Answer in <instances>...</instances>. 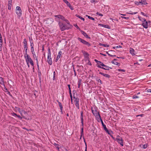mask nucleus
<instances>
[{
    "label": "nucleus",
    "instance_id": "1",
    "mask_svg": "<svg viewBox=\"0 0 151 151\" xmlns=\"http://www.w3.org/2000/svg\"><path fill=\"white\" fill-rule=\"evenodd\" d=\"M24 57L27 63H30L32 66H33L34 63L33 61L27 53L25 54Z\"/></svg>",
    "mask_w": 151,
    "mask_h": 151
},
{
    "label": "nucleus",
    "instance_id": "2",
    "mask_svg": "<svg viewBox=\"0 0 151 151\" xmlns=\"http://www.w3.org/2000/svg\"><path fill=\"white\" fill-rule=\"evenodd\" d=\"M51 53L50 50V48L48 49V53L47 54V61L48 63L51 65L52 63V59L51 58Z\"/></svg>",
    "mask_w": 151,
    "mask_h": 151
},
{
    "label": "nucleus",
    "instance_id": "3",
    "mask_svg": "<svg viewBox=\"0 0 151 151\" xmlns=\"http://www.w3.org/2000/svg\"><path fill=\"white\" fill-rule=\"evenodd\" d=\"M150 22L149 21H147L145 19H144L142 22V25L143 27L146 29H147L148 27V25H150Z\"/></svg>",
    "mask_w": 151,
    "mask_h": 151
},
{
    "label": "nucleus",
    "instance_id": "4",
    "mask_svg": "<svg viewBox=\"0 0 151 151\" xmlns=\"http://www.w3.org/2000/svg\"><path fill=\"white\" fill-rule=\"evenodd\" d=\"M116 139L117 142L120 144L122 146H123L124 145L123 140L121 137L119 136H118Z\"/></svg>",
    "mask_w": 151,
    "mask_h": 151
},
{
    "label": "nucleus",
    "instance_id": "5",
    "mask_svg": "<svg viewBox=\"0 0 151 151\" xmlns=\"http://www.w3.org/2000/svg\"><path fill=\"white\" fill-rule=\"evenodd\" d=\"M16 13L19 17H20L21 16L22 14V11L19 6H17L16 8Z\"/></svg>",
    "mask_w": 151,
    "mask_h": 151
},
{
    "label": "nucleus",
    "instance_id": "6",
    "mask_svg": "<svg viewBox=\"0 0 151 151\" xmlns=\"http://www.w3.org/2000/svg\"><path fill=\"white\" fill-rule=\"evenodd\" d=\"M24 47L25 50V54L27 53V42L25 39H24L23 41Z\"/></svg>",
    "mask_w": 151,
    "mask_h": 151
},
{
    "label": "nucleus",
    "instance_id": "7",
    "mask_svg": "<svg viewBox=\"0 0 151 151\" xmlns=\"http://www.w3.org/2000/svg\"><path fill=\"white\" fill-rule=\"evenodd\" d=\"M78 39L81 42H82V43H83V44L84 45H86L88 47H89L91 45L88 42L86 41L81 38H80L78 37Z\"/></svg>",
    "mask_w": 151,
    "mask_h": 151
},
{
    "label": "nucleus",
    "instance_id": "8",
    "mask_svg": "<svg viewBox=\"0 0 151 151\" xmlns=\"http://www.w3.org/2000/svg\"><path fill=\"white\" fill-rule=\"evenodd\" d=\"M20 113L21 115L22 116L23 118L28 120L30 119L29 118H27V117H25V116H24V115L27 114V112L26 111L24 110H21Z\"/></svg>",
    "mask_w": 151,
    "mask_h": 151
},
{
    "label": "nucleus",
    "instance_id": "9",
    "mask_svg": "<svg viewBox=\"0 0 151 151\" xmlns=\"http://www.w3.org/2000/svg\"><path fill=\"white\" fill-rule=\"evenodd\" d=\"M54 16L55 17H57L58 18L60 19H61L65 21L67 23L68 22V21L67 20L65 19L64 17H63V16L61 15H55Z\"/></svg>",
    "mask_w": 151,
    "mask_h": 151
},
{
    "label": "nucleus",
    "instance_id": "10",
    "mask_svg": "<svg viewBox=\"0 0 151 151\" xmlns=\"http://www.w3.org/2000/svg\"><path fill=\"white\" fill-rule=\"evenodd\" d=\"M79 99L78 98H76L74 101L75 102V105L77 107L78 109H79Z\"/></svg>",
    "mask_w": 151,
    "mask_h": 151
},
{
    "label": "nucleus",
    "instance_id": "11",
    "mask_svg": "<svg viewBox=\"0 0 151 151\" xmlns=\"http://www.w3.org/2000/svg\"><path fill=\"white\" fill-rule=\"evenodd\" d=\"M59 24L60 27V29L62 31H63L65 29V26L64 24L60 22H59Z\"/></svg>",
    "mask_w": 151,
    "mask_h": 151
},
{
    "label": "nucleus",
    "instance_id": "12",
    "mask_svg": "<svg viewBox=\"0 0 151 151\" xmlns=\"http://www.w3.org/2000/svg\"><path fill=\"white\" fill-rule=\"evenodd\" d=\"M46 23L47 24H51L54 22L53 19L52 18L47 19L46 20Z\"/></svg>",
    "mask_w": 151,
    "mask_h": 151
},
{
    "label": "nucleus",
    "instance_id": "13",
    "mask_svg": "<svg viewBox=\"0 0 151 151\" xmlns=\"http://www.w3.org/2000/svg\"><path fill=\"white\" fill-rule=\"evenodd\" d=\"M62 53V52L61 51H60L59 52L58 55L57 56L56 59L55 60V61L56 62H57L59 59L61 57Z\"/></svg>",
    "mask_w": 151,
    "mask_h": 151
},
{
    "label": "nucleus",
    "instance_id": "14",
    "mask_svg": "<svg viewBox=\"0 0 151 151\" xmlns=\"http://www.w3.org/2000/svg\"><path fill=\"white\" fill-rule=\"evenodd\" d=\"M12 3V0H9V2L8 4V9L9 10H10L11 9Z\"/></svg>",
    "mask_w": 151,
    "mask_h": 151
},
{
    "label": "nucleus",
    "instance_id": "15",
    "mask_svg": "<svg viewBox=\"0 0 151 151\" xmlns=\"http://www.w3.org/2000/svg\"><path fill=\"white\" fill-rule=\"evenodd\" d=\"M97 66L99 68H101L102 69H103L106 70H109V69H111L112 68L109 67L106 65V67H105V68H105L103 67H101V66H100L99 65H98Z\"/></svg>",
    "mask_w": 151,
    "mask_h": 151
},
{
    "label": "nucleus",
    "instance_id": "16",
    "mask_svg": "<svg viewBox=\"0 0 151 151\" xmlns=\"http://www.w3.org/2000/svg\"><path fill=\"white\" fill-rule=\"evenodd\" d=\"M81 33L86 38L90 39V38L88 37L87 34L84 31L82 30H81Z\"/></svg>",
    "mask_w": 151,
    "mask_h": 151
},
{
    "label": "nucleus",
    "instance_id": "17",
    "mask_svg": "<svg viewBox=\"0 0 151 151\" xmlns=\"http://www.w3.org/2000/svg\"><path fill=\"white\" fill-rule=\"evenodd\" d=\"M129 52L133 56H134L135 55V54L134 53V50L133 48L131 47L130 48Z\"/></svg>",
    "mask_w": 151,
    "mask_h": 151
},
{
    "label": "nucleus",
    "instance_id": "18",
    "mask_svg": "<svg viewBox=\"0 0 151 151\" xmlns=\"http://www.w3.org/2000/svg\"><path fill=\"white\" fill-rule=\"evenodd\" d=\"M33 55V57L37 61V66H39L38 64V60L37 59V56L35 55V54L34 53H33V54H32Z\"/></svg>",
    "mask_w": 151,
    "mask_h": 151
},
{
    "label": "nucleus",
    "instance_id": "19",
    "mask_svg": "<svg viewBox=\"0 0 151 151\" xmlns=\"http://www.w3.org/2000/svg\"><path fill=\"white\" fill-rule=\"evenodd\" d=\"M140 4H142L146 5L147 4L146 2V0H141V1H140Z\"/></svg>",
    "mask_w": 151,
    "mask_h": 151
},
{
    "label": "nucleus",
    "instance_id": "20",
    "mask_svg": "<svg viewBox=\"0 0 151 151\" xmlns=\"http://www.w3.org/2000/svg\"><path fill=\"white\" fill-rule=\"evenodd\" d=\"M58 104H59V106L60 108V110H61V111L62 113L63 112V106H62V104L61 103H60V102L58 101Z\"/></svg>",
    "mask_w": 151,
    "mask_h": 151
},
{
    "label": "nucleus",
    "instance_id": "21",
    "mask_svg": "<svg viewBox=\"0 0 151 151\" xmlns=\"http://www.w3.org/2000/svg\"><path fill=\"white\" fill-rule=\"evenodd\" d=\"M102 126L104 128V129L106 132H108V130L107 129V128L106 127V125L104 124L103 122V121H102Z\"/></svg>",
    "mask_w": 151,
    "mask_h": 151
},
{
    "label": "nucleus",
    "instance_id": "22",
    "mask_svg": "<svg viewBox=\"0 0 151 151\" xmlns=\"http://www.w3.org/2000/svg\"><path fill=\"white\" fill-rule=\"evenodd\" d=\"M113 51H112V50H111L109 51V52H106V53L107 54H108L109 55V56H111V57H114V56H115V55H112L111 54H112V53H111V52H113Z\"/></svg>",
    "mask_w": 151,
    "mask_h": 151
},
{
    "label": "nucleus",
    "instance_id": "23",
    "mask_svg": "<svg viewBox=\"0 0 151 151\" xmlns=\"http://www.w3.org/2000/svg\"><path fill=\"white\" fill-rule=\"evenodd\" d=\"M0 83L1 84H4V81L3 78L0 77Z\"/></svg>",
    "mask_w": 151,
    "mask_h": 151
},
{
    "label": "nucleus",
    "instance_id": "24",
    "mask_svg": "<svg viewBox=\"0 0 151 151\" xmlns=\"http://www.w3.org/2000/svg\"><path fill=\"white\" fill-rule=\"evenodd\" d=\"M54 145L55 146V147H56V148L58 149V151H59V145L58 144H57L56 143H54Z\"/></svg>",
    "mask_w": 151,
    "mask_h": 151
},
{
    "label": "nucleus",
    "instance_id": "25",
    "mask_svg": "<svg viewBox=\"0 0 151 151\" xmlns=\"http://www.w3.org/2000/svg\"><path fill=\"white\" fill-rule=\"evenodd\" d=\"M98 64H99L98 65H101L103 66L104 67H106V65L103 64L101 62H99V63H98Z\"/></svg>",
    "mask_w": 151,
    "mask_h": 151
},
{
    "label": "nucleus",
    "instance_id": "26",
    "mask_svg": "<svg viewBox=\"0 0 151 151\" xmlns=\"http://www.w3.org/2000/svg\"><path fill=\"white\" fill-rule=\"evenodd\" d=\"M99 25L100 26H102L103 27H104L106 28H108V25H106L103 24H99Z\"/></svg>",
    "mask_w": 151,
    "mask_h": 151
},
{
    "label": "nucleus",
    "instance_id": "27",
    "mask_svg": "<svg viewBox=\"0 0 151 151\" xmlns=\"http://www.w3.org/2000/svg\"><path fill=\"white\" fill-rule=\"evenodd\" d=\"M81 83V80H79L78 81V87L79 88L80 87Z\"/></svg>",
    "mask_w": 151,
    "mask_h": 151
},
{
    "label": "nucleus",
    "instance_id": "28",
    "mask_svg": "<svg viewBox=\"0 0 151 151\" xmlns=\"http://www.w3.org/2000/svg\"><path fill=\"white\" fill-rule=\"evenodd\" d=\"M142 145L143 148L146 149L148 146V144H146Z\"/></svg>",
    "mask_w": 151,
    "mask_h": 151
},
{
    "label": "nucleus",
    "instance_id": "29",
    "mask_svg": "<svg viewBox=\"0 0 151 151\" xmlns=\"http://www.w3.org/2000/svg\"><path fill=\"white\" fill-rule=\"evenodd\" d=\"M76 16L78 17H79L80 19H82V20H83V21H84L85 20V19L84 18L80 16L79 15H77V14H76Z\"/></svg>",
    "mask_w": 151,
    "mask_h": 151
},
{
    "label": "nucleus",
    "instance_id": "30",
    "mask_svg": "<svg viewBox=\"0 0 151 151\" xmlns=\"http://www.w3.org/2000/svg\"><path fill=\"white\" fill-rule=\"evenodd\" d=\"M83 113L82 112L81 113V122L82 124L83 123Z\"/></svg>",
    "mask_w": 151,
    "mask_h": 151
},
{
    "label": "nucleus",
    "instance_id": "31",
    "mask_svg": "<svg viewBox=\"0 0 151 151\" xmlns=\"http://www.w3.org/2000/svg\"><path fill=\"white\" fill-rule=\"evenodd\" d=\"M83 54L85 57H88L89 55L88 54L87 52H83Z\"/></svg>",
    "mask_w": 151,
    "mask_h": 151
},
{
    "label": "nucleus",
    "instance_id": "32",
    "mask_svg": "<svg viewBox=\"0 0 151 151\" xmlns=\"http://www.w3.org/2000/svg\"><path fill=\"white\" fill-rule=\"evenodd\" d=\"M100 44L101 45L105 47H109V45H107L106 44Z\"/></svg>",
    "mask_w": 151,
    "mask_h": 151
},
{
    "label": "nucleus",
    "instance_id": "33",
    "mask_svg": "<svg viewBox=\"0 0 151 151\" xmlns=\"http://www.w3.org/2000/svg\"><path fill=\"white\" fill-rule=\"evenodd\" d=\"M16 110L19 111V113H20L21 110L18 107H16Z\"/></svg>",
    "mask_w": 151,
    "mask_h": 151
},
{
    "label": "nucleus",
    "instance_id": "34",
    "mask_svg": "<svg viewBox=\"0 0 151 151\" xmlns=\"http://www.w3.org/2000/svg\"><path fill=\"white\" fill-rule=\"evenodd\" d=\"M113 63L114 64L116 65H119V64H120L119 63H118L116 61L113 62Z\"/></svg>",
    "mask_w": 151,
    "mask_h": 151
},
{
    "label": "nucleus",
    "instance_id": "35",
    "mask_svg": "<svg viewBox=\"0 0 151 151\" xmlns=\"http://www.w3.org/2000/svg\"><path fill=\"white\" fill-rule=\"evenodd\" d=\"M86 16L87 17H88V18L89 19H92V20H94V19L92 17H91L90 16H88V15H86Z\"/></svg>",
    "mask_w": 151,
    "mask_h": 151
},
{
    "label": "nucleus",
    "instance_id": "36",
    "mask_svg": "<svg viewBox=\"0 0 151 151\" xmlns=\"http://www.w3.org/2000/svg\"><path fill=\"white\" fill-rule=\"evenodd\" d=\"M31 50L32 54H33V53H34V47H31Z\"/></svg>",
    "mask_w": 151,
    "mask_h": 151
},
{
    "label": "nucleus",
    "instance_id": "37",
    "mask_svg": "<svg viewBox=\"0 0 151 151\" xmlns=\"http://www.w3.org/2000/svg\"><path fill=\"white\" fill-rule=\"evenodd\" d=\"M104 76L105 77L108 78H109L110 77V76L108 75V74H105Z\"/></svg>",
    "mask_w": 151,
    "mask_h": 151
},
{
    "label": "nucleus",
    "instance_id": "38",
    "mask_svg": "<svg viewBox=\"0 0 151 151\" xmlns=\"http://www.w3.org/2000/svg\"><path fill=\"white\" fill-rule=\"evenodd\" d=\"M135 3L137 5H139L140 4V2L139 1H135Z\"/></svg>",
    "mask_w": 151,
    "mask_h": 151
},
{
    "label": "nucleus",
    "instance_id": "39",
    "mask_svg": "<svg viewBox=\"0 0 151 151\" xmlns=\"http://www.w3.org/2000/svg\"><path fill=\"white\" fill-rule=\"evenodd\" d=\"M2 40L1 34L0 33V42L2 43Z\"/></svg>",
    "mask_w": 151,
    "mask_h": 151
},
{
    "label": "nucleus",
    "instance_id": "40",
    "mask_svg": "<svg viewBox=\"0 0 151 151\" xmlns=\"http://www.w3.org/2000/svg\"><path fill=\"white\" fill-rule=\"evenodd\" d=\"M91 2L92 3H97L98 1L96 0H91Z\"/></svg>",
    "mask_w": 151,
    "mask_h": 151
},
{
    "label": "nucleus",
    "instance_id": "41",
    "mask_svg": "<svg viewBox=\"0 0 151 151\" xmlns=\"http://www.w3.org/2000/svg\"><path fill=\"white\" fill-rule=\"evenodd\" d=\"M83 138L84 139V142H85V145H86V148H85L86 149H85V151H87V145H86V142H85V140L84 137H83Z\"/></svg>",
    "mask_w": 151,
    "mask_h": 151
},
{
    "label": "nucleus",
    "instance_id": "42",
    "mask_svg": "<svg viewBox=\"0 0 151 151\" xmlns=\"http://www.w3.org/2000/svg\"><path fill=\"white\" fill-rule=\"evenodd\" d=\"M138 17L139 20L140 21H142L143 20H144V19H143L142 18V17H141L139 16Z\"/></svg>",
    "mask_w": 151,
    "mask_h": 151
},
{
    "label": "nucleus",
    "instance_id": "43",
    "mask_svg": "<svg viewBox=\"0 0 151 151\" xmlns=\"http://www.w3.org/2000/svg\"><path fill=\"white\" fill-rule=\"evenodd\" d=\"M118 70L119 71H122L124 72H125V70H124V69H118Z\"/></svg>",
    "mask_w": 151,
    "mask_h": 151
},
{
    "label": "nucleus",
    "instance_id": "44",
    "mask_svg": "<svg viewBox=\"0 0 151 151\" xmlns=\"http://www.w3.org/2000/svg\"><path fill=\"white\" fill-rule=\"evenodd\" d=\"M139 97L138 96H137L136 95H134L133 96V99H136V98H139Z\"/></svg>",
    "mask_w": 151,
    "mask_h": 151
},
{
    "label": "nucleus",
    "instance_id": "45",
    "mask_svg": "<svg viewBox=\"0 0 151 151\" xmlns=\"http://www.w3.org/2000/svg\"><path fill=\"white\" fill-rule=\"evenodd\" d=\"M97 14L99 15V16H103V14H101L99 13L98 12H97L96 14Z\"/></svg>",
    "mask_w": 151,
    "mask_h": 151
},
{
    "label": "nucleus",
    "instance_id": "46",
    "mask_svg": "<svg viewBox=\"0 0 151 151\" xmlns=\"http://www.w3.org/2000/svg\"><path fill=\"white\" fill-rule=\"evenodd\" d=\"M75 26V27H76V28L78 29H79L80 31L81 30L80 29V28H79V27L77 26V24H76V25H74Z\"/></svg>",
    "mask_w": 151,
    "mask_h": 151
},
{
    "label": "nucleus",
    "instance_id": "47",
    "mask_svg": "<svg viewBox=\"0 0 151 151\" xmlns=\"http://www.w3.org/2000/svg\"><path fill=\"white\" fill-rule=\"evenodd\" d=\"M17 117L18 118H19V119H22L23 118L22 116L21 117V116L19 115H17Z\"/></svg>",
    "mask_w": 151,
    "mask_h": 151
},
{
    "label": "nucleus",
    "instance_id": "48",
    "mask_svg": "<svg viewBox=\"0 0 151 151\" xmlns=\"http://www.w3.org/2000/svg\"><path fill=\"white\" fill-rule=\"evenodd\" d=\"M121 18H124L126 19H129V17H121Z\"/></svg>",
    "mask_w": 151,
    "mask_h": 151
},
{
    "label": "nucleus",
    "instance_id": "49",
    "mask_svg": "<svg viewBox=\"0 0 151 151\" xmlns=\"http://www.w3.org/2000/svg\"><path fill=\"white\" fill-rule=\"evenodd\" d=\"M69 8H70V9L71 10H73V7H72V6L71 5H70L69 6Z\"/></svg>",
    "mask_w": 151,
    "mask_h": 151
},
{
    "label": "nucleus",
    "instance_id": "50",
    "mask_svg": "<svg viewBox=\"0 0 151 151\" xmlns=\"http://www.w3.org/2000/svg\"><path fill=\"white\" fill-rule=\"evenodd\" d=\"M67 5L69 6L70 4V3L68 1L66 3Z\"/></svg>",
    "mask_w": 151,
    "mask_h": 151
},
{
    "label": "nucleus",
    "instance_id": "51",
    "mask_svg": "<svg viewBox=\"0 0 151 151\" xmlns=\"http://www.w3.org/2000/svg\"><path fill=\"white\" fill-rule=\"evenodd\" d=\"M68 88H69V91H71V89H70V85L68 84Z\"/></svg>",
    "mask_w": 151,
    "mask_h": 151
},
{
    "label": "nucleus",
    "instance_id": "52",
    "mask_svg": "<svg viewBox=\"0 0 151 151\" xmlns=\"http://www.w3.org/2000/svg\"><path fill=\"white\" fill-rule=\"evenodd\" d=\"M122 46H121L120 45H119V46H116V48H122Z\"/></svg>",
    "mask_w": 151,
    "mask_h": 151
},
{
    "label": "nucleus",
    "instance_id": "53",
    "mask_svg": "<svg viewBox=\"0 0 151 151\" xmlns=\"http://www.w3.org/2000/svg\"><path fill=\"white\" fill-rule=\"evenodd\" d=\"M83 128L81 129V136H82L83 134Z\"/></svg>",
    "mask_w": 151,
    "mask_h": 151
},
{
    "label": "nucleus",
    "instance_id": "54",
    "mask_svg": "<svg viewBox=\"0 0 151 151\" xmlns=\"http://www.w3.org/2000/svg\"><path fill=\"white\" fill-rule=\"evenodd\" d=\"M30 46H31V47H33L34 44H33V43H31Z\"/></svg>",
    "mask_w": 151,
    "mask_h": 151
},
{
    "label": "nucleus",
    "instance_id": "55",
    "mask_svg": "<svg viewBox=\"0 0 151 151\" xmlns=\"http://www.w3.org/2000/svg\"><path fill=\"white\" fill-rule=\"evenodd\" d=\"M143 114H141L140 115H137L136 116L138 117V116H140L141 117H142L143 116Z\"/></svg>",
    "mask_w": 151,
    "mask_h": 151
},
{
    "label": "nucleus",
    "instance_id": "56",
    "mask_svg": "<svg viewBox=\"0 0 151 151\" xmlns=\"http://www.w3.org/2000/svg\"><path fill=\"white\" fill-rule=\"evenodd\" d=\"M99 73L100 74H101V75H103V76H104V75L105 74H104V73H101V72H99Z\"/></svg>",
    "mask_w": 151,
    "mask_h": 151
},
{
    "label": "nucleus",
    "instance_id": "57",
    "mask_svg": "<svg viewBox=\"0 0 151 151\" xmlns=\"http://www.w3.org/2000/svg\"><path fill=\"white\" fill-rule=\"evenodd\" d=\"M17 115L16 114V113H13V114H12L13 116L15 115V116H17Z\"/></svg>",
    "mask_w": 151,
    "mask_h": 151
},
{
    "label": "nucleus",
    "instance_id": "58",
    "mask_svg": "<svg viewBox=\"0 0 151 151\" xmlns=\"http://www.w3.org/2000/svg\"><path fill=\"white\" fill-rule=\"evenodd\" d=\"M95 61L97 63H99V62H100L99 61H98L97 60L95 59Z\"/></svg>",
    "mask_w": 151,
    "mask_h": 151
},
{
    "label": "nucleus",
    "instance_id": "59",
    "mask_svg": "<svg viewBox=\"0 0 151 151\" xmlns=\"http://www.w3.org/2000/svg\"><path fill=\"white\" fill-rule=\"evenodd\" d=\"M148 92L151 93V89H149L147 90V91Z\"/></svg>",
    "mask_w": 151,
    "mask_h": 151
},
{
    "label": "nucleus",
    "instance_id": "60",
    "mask_svg": "<svg viewBox=\"0 0 151 151\" xmlns=\"http://www.w3.org/2000/svg\"><path fill=\"white\" fill-rule=\"evenodd\" d=\"M137 13V12H133V13H130V14H136Z\"/></svg>",
    "mask_w": 151,
    "mask_h": 151
},
{
    "label": "nucleus",
    "instance_id": "61",
    "mask_svg": "<svg viewBox=\"0 0 151 151\" xmlns=\"http://www.w3.org/2000/svg\"><path fill=\"white\" fill-rule=\"evenodd\" d=\"M63 151H68L65 148H64L63 150Z\"/></svg>",
    "mask_w": 151,
    "mask_h": 151
},
{
    "label": "nucleus",
    "instance_id": "62",
    "mask_svg": "<svg viewBox=\"0 0 151 151\" xmlns=\"http://www.w3.org/2000/svg\"><path fill=\"white\" fill-rule=\"evenodd\" d=\"M63 1L65 3L68 1L67 0H63Z\"/></svg>",
    "mask_w": 151,
    "mask_h": 151
},
{
    "label": "nucleus",
    "instance_id": "63",
    "mask_svg": "<svg viewBox=\"0 0 151 151\" xmlns=\"http://www.w3.org/2000/svg\"><path fill=\"white\" fill-rule=\"evenodd\" d=\"M141 14H142V15H144V16H145V15H144V13L143 12H141Z\"/></svg>",
    "mask_w": 151,
    "mask_h": 151
},
{
    "label": "nucleus",
    "instance_id": "64",
    "mask_svg": "<svg viewBox=\"0 0 151 151\" xmlns=\"http://www.w3.org/2000/svg\"><path fill=\"white\" fill-rule=\"evenodd\" d=\"M100 54L101 55H103V56H106V55L103 54L101 53H100Z\"/></svg>",
    "mask_w": 151,
    "mask_h": 151
}]
</instances>
